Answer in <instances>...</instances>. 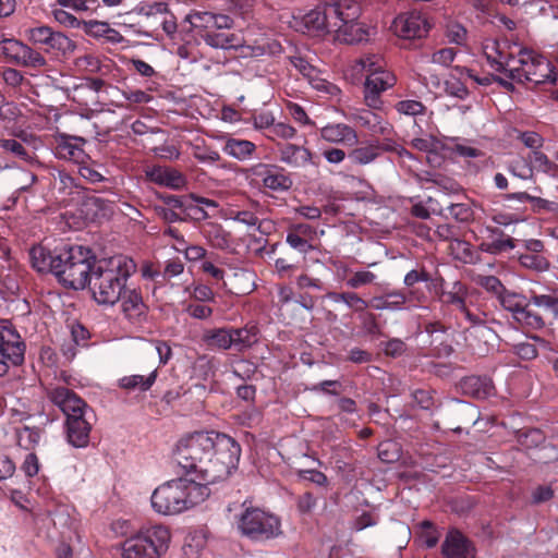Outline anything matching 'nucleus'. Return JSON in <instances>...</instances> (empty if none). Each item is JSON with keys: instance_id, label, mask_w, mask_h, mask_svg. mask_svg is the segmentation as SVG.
Instances as JSON below:
<instances>
[{"instance_id": "1", "label": "nucleus", "mask_w": 558, "mask_h": 558, "mask_svg": "<svg viewBox=\"0 0 558 558\" xmlns=\"http://www.w3.org/2000/svg\"><path fill=\"white\" fill-rule=\"evenodd\" d=\"M29 258L38 272H51L64 288L73 290L88 287L98 265L93 251L78 245H62L52 251L36 245L31 248Z\"/></svg>"}, {"instance_id": "2", "label": "nucleus", "mask_w": 558, "mask_h": 558, "mask_svg": "<svg viewBox=\"0 0 558 558\" xmlns=\"http://www.w3.org/2000/svg\"><path fill=\"white\" fill-rule=\"evenodd\" d=\"M50 401L65 416L64 433L66 441L74 448H86L89 445L94 410L73 390L57 387L49 391Z\"/></svg>"}, {"instance_id": "3", "label": "nucleus", "mask_w": 558, "mask_h": 558, "mask_svg": "<svg viewBox=\"0 0 558 558\" xmlns=\"http://www.w3.org/2000/svg\"><path fill=\"white\" fill-rule=\"evenodd\" d=\"M210 495L206 484L195 478L178 477L158 486L150 498L153 509L163 515H174L203 502Z\"/></svg>"}, {"instance_id": "4", "label": "nucleus", "mask_w": 558, "mask_h": 558, "mask_svg": "<svg viewBox=\"0 0 558 558\" xmlns=\"http://www.w3.org/2000/svg\"><path fill=\"white\" fill-rule=\"evenodd\" d=\"M136 264L128 256L119 255L99 262L88 288L99 305L112 306L122 296L129 277L135 272Z\"/></svg>"}, {"instance_id": "5", "label": "nucleus", "mask_w": 558, "mask_h": 558, "mask_svg": "<svg viewBox=\"0 0 558 558\" xmlns=\"http://www.w3.org/2000/svg\"><path fill=\"white\" fill-rule=\"evenodd\" d=\"M213 448V432H194L178 441L174 458L186 474L208 486L204 470L210 469Z\"/></svg>"}, {"instance_id": "6", "label": "nucleus", "mask_w": 558, "mask_h": 558, "mask_svg": "<svg viewBox=\"0 0 558 558\" xmlns=\"http://www.w3.org/2000/svg\"><path fill=\"white\" fill-rule=\"evenodd\" d=\"M213 457L210 469H205L207 484L227 480L238 469L241 457V446L227 434L213 432Z\"/></svg>"}, {"instance_id": "7", "label": "nucleus", "mask_w": 558, "mask_h": 558, "mask_svg": "<svg viewBox=\"0 0 558 558\" xmlns=\"http://www.w3.org/2000/svg\"><path fill=\"white\" fill-rule=\"evenodd\" d=\"M170 537L169 530L162 525L141 530L122 543V557L160 558L168 550Z\"/></svg>"}, {"instance_id": "8", "label": "nucleus", "mask_w": 558, "mask_h": 558, "mask_svg": "<svg viewBox=\"0 0 558 558\" xmlns=\"http://www.w3.org/2000/svg\"><path fill=\"white\" fill-rule=\"evenodd\" d=\"M240 533L254 542H266L282 534L280 519L259 508H246L238 520Z\"/></svg>"}, {"instance_id": "9", "label": "nucleus", "mask_w": 558, "mask_h": 558, "mask_svg": "<svg viewBox=\"0 0 558 558\" xmlns=\"http://www.w3.org/2000/svg\"><path fill=\"white\" fill-rule=\"evenodd\" d=\"M24 37L33 48L57 57H69L75 53L76 43L65 34L54 31L48 25H37L26 28Z\"/></svg>"}, {"instance_id": "10", "label": "nucleus", "mask_w": 558, "mask_h": 558, "mask_svg": "<svg viewBox=\"0 0 558 558\" xmlns=\"http://www.w3.org/2000/svg\"><path fill=\"white\" fill-rule=\"evenodd\" d=\"M26 344L10 319H0V377L10 366H21L25 359Z\"/></svg>"}, {"instance_id": "11", "label": "nucleus", "mask_w": 558, "mask_h": 558, "mask_svg": "<svg viewBox=\"0 0 558 558\" xmlns=\"http://www.w3.org/2000/svg\"><path fill=\"white\" fill-rule=\"evenodd\" d=\"M0 56L8 63L22 68L41 69L48 64L40 51L16 38L0 40Z\"/></svg>"}, {"instance_id": "12", "label": "nucleus", "mask_w": 558, "mask_h": 558, "mask_svg": "<svg viewBox=\"0 0 558 558\" xmlns=\"http://www.w3.org/2000/svg\"><path fill=\"white\" fill-rule=\"evenodd\" d=\"M392 27L396 35L402 39H421L425 37L430 24L425 15L418 11L400 14L393 20Z\"/></svg>"}, {"instance_id": "13", "label": "nucleus", "mask_w": 558, "mask_h": 558, "mask_svg": "<svg viewBox=\"0 0 558 558\" xmlns=\"http://www.w3.org/2000/svg\"><path fill=\"white\" fill-rule=\"evenodd\" d=\"M444 558H477V548L472 539L457 527H451L440 546Z\"/></svg>"}, {"instance_id": "14", "label": "nucleus", "mask_w": 558, "mask_h": 558, "mask_svg": "<svg viewBox=\"0 0 558 558\" xmlns=\"http://www.w3.org/2000/svg\"><path fill=\"white\" fill-rule=\"evenodd\" d=\"M396 82V76L387 70L368 74L364 84V97L367 106L378 108L380 93L392 87Z\"/></svg>"}, {"instance_id": "15", "label": "nucleus", "mask_w": 558, "mask_h": 558, "mask_svg": "<svg viewBox=\"0 0 558 558\" xmlns=\"http://www.w3.org/2000/svg\"><path fill=\"white\" fill-rule=\"evenodd\" d=\"M145 177L153 183L177 191L183 190L187 184L186 177L181 171L166 166L156 165L148 168Z\"/></svg>"}, {"instance_id": "16", "label": "nucleus", "mask_w": 558, "mask_h": 558, "mask_svg": "<svg viewBox=\"0 0 558 558\" xmlns=\"http://www.w3.org/2000/svg\"><path fill=\"white\" fill-rule=\"evenodd\" d=\"M86 141L82 137L61 135L54 146V155L59 159L73 161L77 165L85 163L89 156L84 151L81 144Z\"/></svg>"}, {"instance_id": "17", "label": "nucleus", "mask_w": 558, "mask_h": 558, "mask_svg": "<svg viewBox=\"0 0 558 558\" xmlns=\"http://www.w3.org/2000/svg\"><path fill=\"white\" fill-rule=\"evenodd\" d=\"M536 65L542 68L546 73L541 74L539 77H534L535 73L532 72L531 69L522 68L508 70L507 76L509 80L518 83H532L533 87L547 83L555 85L557 81V72L550 68V63L548 61H538Z\"/></svg>"}, {"instance_id": "18", "label": "nucleus", "mask_w": 558, "mask_h": 558, "mask_svg": "<svg viewBox=\"0 0 558 558\" xmlns=\"http://www.w3.org/2000/svg\"><path fill=\"white\" fill-rule=\"evenodd\" d=\"M459 388L464 396L477 400H485L495 393L494 383L486 375L465 376L459 381Z\"/></svg>"}, {"instance_id": "19", "label": "nucleus", "mask_w": 558, "mask_h": 558, "mask_svg": "<svg viewBox=\"0 0 558 558\" xmlns=\"http://www.w3.org/2000/svg\"><path fill=\"white\" fill-rule=\"evenodd\" d=\"M257 172L263 178V185L272 191H288L292 187L291 178L283 173V169L276 165H259Z\"/></svg>"}, {"instance_id": "20", "label": "nucleus", "mask_w": 558, "mask_h": 558, "mask_svg": "<svg viewBox=\"0 0 558 558\" xmlns=\"http://www.w3.org/2000/svg\"><path fill=\"white\" fill-rule=\"evenodd\" d=\"M525 296L526 294L507 290L498 298V301L504 310L512 314V318L517 323H526L525 317H529L527 322H531L533 315L523 307Z\"/></svg>"}, {"instance_id": "21", "label": "nucleus", "mask_w": 558, "mask_h": 558, "mask_svg": "<svg viewBox=\"0 0 558 558\" xmlns=\"http://www.w3.org/2000/svg\"><path fill=\"white\" fill-rule=\"evenodd\" d=\"M328 16V13H324L323 7L317 5L302 16L301 23L308 34L323 35L329 33V25H336Z\"/></svg>"}, {"instance_id": "22", "label": "nucleus", "mask_w": 558, "mask_h": 558, "mask_svg": "<svg viewBox=\"0 0 558 558\" xmlns=\"http://www.w3.org/2000/svg\"><path fill=\"white\" fill-rule=\"evenodd\" d=\"M320 136L330 143H342L353 146L357 143L356 132L343 123L328 124L320 130Z\"/></svg>"}, {"instance_id": "23", "label": "nucleus", "mask_w": 558, "mask_h": 558, "mask_svg": "<svg viewBox=\"0 0 558 558\" xmlns=\"http://www.w3.org/2000/svg\"><path fill=\"white\" fill-rule=\"evenodd\" d=\"M122 295V311L126 317L130 319H138L142 316H146L148 307L144 303L141 293H138L135 289L128 290L125 287Z\"/></svg>"}, {"instance_id": "24", "label": "nucleus", "mask_w": 558, "mask_h": 558, "mask_svg": "<svg viewBox=\"0 0 558 558\" xmlns=\"http://www.w3.org/2000/svg\"><path fill=\"white\" fill-rule=\"evenodd\" d=\"M49 175L50 187L58 197L65 198L77 189L75 180L65 170L54 168L49 172Z\"/></svg>"}, {"instance_id": "25", "label": "nucleus", "mask_w": 558, "mask_h": 558, "mask_svg": "<svg viewBox=\"0 0 558 558\" xmlns=\"http://www.w3.org/2000/svg\"><path fill=\"white\" fill-rule=\"evenodd\" d=\"M84 32L95 38L104 37L107 41L116 44L123 40V36L116 29L111 28L108 23L97 20H82Z\"/></svg>"}, {"instance_id": "26", "label": "nucleus", "mask_w": 558, "mask_h": 558, "mask_svg": "<svg viewBox=\"0 0 558 558\" xmlns=\"http://www.w3.org/2000/svg\"><path fill=\"white\" fill-rule=\"evenodd\" d=\"M232 335V348L242 352L258 342L259 329L256 325H246L243 328H230Z\"/></svg>"}, {"instance_id": "27", "label": "nucleus", "mask_w": 558, "mask_h": 558, "mask_svg": "<svg viewBox=\"0 0 558 558\" xmlns=\"http://www.w3.org/2000/svg\"><path fill=\"white\" fill-rule=\"evenodd\" d=\"M280 160L293 165V166H304L305 163L312 162V153L310 149L294 145V144H284L279 148Z\"/></svg>"}, {"instance_id": "28", "label": "nucleus", "mask_w": 558, "mask_h": 558, "mask_svg": "<svg viewBox=\"0 0 558 558\" xmlns=\"http://www.w3.org/2000/svg\"><path fill=\"white\" fill-rule=\"evenodd\" d=\"M203 341L209 348L229 350L232 348V335L230 332V328H214L206 330L203 335Z\"/></svg>"}, {"instance_id": "29", "label": "nucleus", "mask_w": 558, "mask_h": 558, "mask_svg": "<svg viewBox=\"0 0 558 558\" xmlns=\"http://www.w3.org/2000/svg\"><path fill=\"white\" fill-rule=\"evenodd\" d=\"M505 199H518L520 202H530L534 213L539 214L543 210L558 211V204L545 198L532 196L526 192L508 193L504 195Z\"/></svg>"}, {"instance_id": "30", "label": "nucleus", "mask_w": 558, "mask_h": 558, "mask_svg": "<svg viewBox=\"0 0 558 558\" xmlns=\"http://www.w3.org/2000/svg\"><path fill=\"white\" fill-rule=\"evenodd\" d=\"M338 36L345 44L354 45L367 40L368 31L361 23L353 22L342 25Z\"/></svg>"}, {"instance_id": "31", "label": "nucleus", "mask_w": 558, "mask_h": 558, "mask_svg": "<svg viewBox=\"0 0 558 558\" xmlns=\"http://www.w3.org/2000/svg\"><path fill=\"white\" fill-rule=\"evenodd\" d=\"M256 149L253 142L247 140L229 138L227 140L223 151L238 160H245Z\"/></svg>"}, {"instance_id": "32", "label": "nucleus", "mask_w": 558, "mask_h": 558, "mask_svg": "<svg viewBox=\"0 0 558 558\" xmlns=\"http://www.w3.org/2000/svg\"><path fill=\"white\" fill-rule=\"evenodd\" d=\"M157 371H153L148 376L131 375L124 376L119 380V387L125 390L147 391L156 381Z\"/></svg>"}, {"instance_id": "33", "label": "nucleus", "mask_w": 558, "mask_h": 558, "mask_svg": "<svg viewBox=\"0 0 558 558\" xmlns=\"http://www.w3.org/2000/svg\"><path fill=\"white\" fill-rule=\"evenodd\" d=\"M202 38L208 46L213 48L230 49L241 46L240 40L235 34L206 32L204 35H202Z\"/></svg>"}, {"instance_id": "34", "label": "nucleus", "mask_w": 558, "mask_h": 558, "mask_svg": "<svg viewBox=\"0 0 558 558\" xmlns=\"http://www.w3.org/2000/svg\"><path fill=\"white\" fill-rule=\"evenodd\" d=\"M451 415L459 423L469 425H474L478 420V411L476 407L462 400H456V404L451 409Z\"/></svg>"}, {"instance_id": "35", "label": "nucleus", "mask_w": 558, "mask_h": 558, "mask_svg": "<svg viewBox=\"0 0 558 558\" xmlns=\"http://www.w3.org/2000/svg\"><path fill=\"white\" fill-rule=\"evenodd\" d=\"M327 296L336 303H345L356 313H364L368 307V302L355 292H329Z\"/></svg>"}, {"instance_id": "36", "label": "nucleus", "mask_w": 558, "mask_h": 558, "mask_svg": "<svg viewBox=\"0 0 558 558\" xmlns=\"http://www.w3.org/2000/svg\"><path fill=\"white\" fill-rule=\"evenodd\" d=\"M379 156V145L371 143L367 146L352 149L348 158L352 165H367Z\"/></svg>"}, {"instance_id": "37", "label": "nucleus", "mask_w": 558, "mask_h": 558, "mask_svg": "<svg viewBox=\"0 0 558 558\" xmlns=\"http://www.w3.org/2000/svg\"><path fill=\"white\" fill-rule=\"evenodd\" d=\"M515 247V240L511 236H506L504 239H493L492 241H483L478 245V250L484 253H488L492 255H498L504 252L513 250Z\"/></svg>"}, {"instance_id": "38", "label": "nucleus", "mask_w": 558, "mask_h": 558, "mask_svg": "<svg viewBox=\"0 0 558 558\" xmlns=\"http://www.w3.org/2000/svg\"><path fill=\"white\" fill-rule=\"evenodd\" d=\"M517 439L526 448H537L545 442L546 436L539 428H525L517 432Z\"/></svg>"}, {"instance_id": "39", "label": "nucleus", "mask_w": 558, "mask_h": 558, "mask_svg": "<svg viewBox=\"0 0 558 558\" xmlns=\"http://www.w3.org/2000/svg\"><path fill=\"white\" fill-rule=\"evenodd\" d=\"M530 300L537 308L549 312L555 319L558 318V296L530 291Z\"/></svg>"}, {"instance_id": "40", "label": "nucleus", "mask_w": 558, "mask_h": 558, "mask_svg": "<svg viewBox=\"0 0 558 558\" xmlns=\"http://www.w3.org/2000/svg\"><path fill=\"white\" fill-rule=\"evenodd\" d=\"M377 454L385 463L397 462L401 458V446L392 439L384 440L377 447Z\"/></svg>"}, {"instance_id": "41", "label": "nucleus", "mask_w": 558, "mask_h": 558, "mask_svg": "<svg viewBox=\"0 0 558 558\" xmlns=\"http://www.w3.org/2000/svg\"><path fill=\"white\" fill-rule=\"evenodd\" d=\"M523 307H525V310L530 312V314H532L533 316L531 322H527L529 317H525L526 323H518L519 325L532 330H541L546 327L545 318L538 311H536V306H534V304L531 303L530 293L525 296Z\"/></svg>"}, {"instance_id": "42", "label": "nucleus", "mask_w": 558, "mask_h": 558, "mask_svg": "<svg viewBox=\"0 0 558 558\" xmlns=\"http://www.w3.org/2000/svg\"><path fill=\"white\" fill-rule=\"evenodd\" d=\"M39 437L40 435L37 428L24 426L21 429H16L17 445L26 450L32 449L38 442Z\"/></svg>"}, {"instance_id": "43", "label": "nucleus", "mask_w": 558, "mask_h": 558, "mask_svg": "<svg viewBox=\"0 0 558 558\" xmlns=\"http://www.w3.org/2000/svg\"><path fill=\"white\" fill-rule=\"evenodd\" d=\"M435 391L432 389H415L412 391L411 397L415 404L424 411H433L435 407Z\"/></svg>"}, {"instance_id": "44", "label": "nucleus", "mask_w": 558, "mask_h": 558, "mask_svg": "<svg viewBox=\"0 0 558 558\" xmlns=\"http://www.w3.org/2000/svg\"><path fill=\"white\" fill-rule=\"evenodd\" d=\"M521 266L535 271H545L549 268V262L542 255L522 254L519 257Z\"/></svg>"}, {"instance_id": "45", "label": "nucleus", "mask_w": 558, "mask_h": 558, "mask_svg": "<svg viewBox=\"0 0 558 558\" xmlns=\"http://www.w3.org/2000/svg\"><path fill=\"white\" fill-rule=\"evenodd\" d=\"M323 10L324 13H328V20L336 24L329 25V32H338L342 26V2H324Z\"/></svg>"}, {"instance_id": "46", "label": "nucleus", "mask_w": 558, "mask_h": 558, "mask_svg": "<svg viewBox=\"0 0 558 558\" xmlns=\"http://www.w3.org/2000/svg\"><path fill=\"white\" fill-rule=\"evenodd\" d=\"M477 283L497 299L507 291L506 287L496 276H480Z\"/></svg>"}, {"instance_id": "47", "label": "nucleus", "mask_w": 558, "mask_h": 558, "mask_svg": "<svg viewBox=\"0 0 558 558\" xmlns=\"http://www.w3.org/2000/svg\"><path fill=\"white\" fill-rule=\"evenodd\" d=\"M185 21L195 28H210L213 27L214 13L208 11L190 13Z\"/></svg>"}, {"instance_id": "48", "label": "nucleus", "mask_w": 558, "mask_h": 558, "mask_svg": "<svg viewBox=\"0 0 558 558\" xmlns=\"http://www.w3.org/2000/svg\"><path fill=\"white\" fill-rule=\"evenodd\" d=\"M450 250L457 252V258L464 263H471L473 260V247L470 242L464 240H454L450 243Z\"/></svg>"}, {"instance_id": "49", "label": "nucleus", "mask_w": 558, "mask_h": 558, "mask_svg": "<svg viewBox=\"0 0 558 558\" xmlns=\"http://www.w3.org/2000/svg\"><path fill=\"white\" fill-rule=\"evenodd\" d=\"M51 14L53 15L54 20L66 26V27H81L82 26V20L75 16L72 12L64 10V9H52Z\"/></svg>"}, {"instance_id": "50", "label": "nucleus", "mask_w": 558, "mask_h": 558, "mask_svg": "<svg viewBox=\"0 0 558 558\" xmlns=\"http://www.w3.org/2000/svg\"><path fill=\"white\" fill-rule=\"evenodd\" d=\"M376 275L368 270H362L354 272L345 282L351 289H359L363 286H367L374 282Z\"/></svg>"}, {"instance_id": "51", "label": "nucleus", "mask_w": 558, "mask_h": 558, "mask_svg": "<svg viewBox=\"0 0 558 558\" xmlns=\"http://www.w3.org/2000/svg\"><path fill=\"white\" fill-rule=\"evenodd\" d=\"M1 147L22 160H29L32 158V154L26 149V147L14 138L2 141Z\"/></svg>"}, {"instance_id": "52", "label": "nucleus", "mask_w": 558, "mask_h": 558, "mask_svg": "<svg viewBox=\"0 0 558 558\" xmlns=\"http://www.w3.org/2000/svg\"><path fill=\"white\" fill-rule=\"evenodd\" d=\"M296 474H298L299 478L311 482L320 487H327L329 484L327 476L318 470H314V469L299 470Z\"/></svg>"}, {"instance_id": "53", "label": "nucleus", "mask_w": 558, "mask_h": 558, "mask_svg": "<svg viewBox=\"0 0 558 558\" xmlns=\"http://www.w3.org/2000/svg\"><path fill=\"white\" fill-rule=\"evenodd\" d=\"M448 210L453 219L459 222H469L473 219L472 208L463 203L451 204Z\"/></svg>"}, {"instance_id": "54", "label": "nucleus", "mask_w": 558, "mask_h": 558, "mask_svg": "<svg viewBox=\"0 0 558 558\" xmlns=\"http://www.w3.org/2000/svg\"><path fill=\"white\" fill-rule=\"evenodd\" d=\"M359 64L368 72V74L386 71L385 62L381 57L372 54L363 57L359 60Z\"/></svg>"}, {"instance_id": "55", "label": "nucleus", "mask_w": 558, "mask_h": 558, "mask_svg": "<svg viewBox=\"0 0 558 558\" xmlns=\"http://www.w3.org/2000/svg\"><path fill=\"white\" fill-rule=\"evenodd\" d=\"M466 34L465 27L459 23L451 22L447 25L446 36L452 44L463 45Z\"/></svg>"}, {"instance_id": "56", "label": "nucleus", "mask_w": 558, "mask_h": 558, "mask_svg": "<svg viewBox=\"0 0 558 558\" xmlns=\"http://www.w3.org/2000/svg\"><path fill=\"white\" fill-rule=\"evenodd\" d=\"M291 64L305 77L313 80L316 69L305 58L301 56L290 57Z\"/></svg>"}, {"instance_id": "57", "label": "nucleus", "mask_w": 558, "mask_h": 558, "mask_svg": "<svg viewBox=\"0 0 558 558\" xmlns=\"http://www.w3.org/2000/svg\"><path fill=\"white\" fill-rule=\"evenodd\" d=\"M396 108L399 112L409 114V116H417L423 114L425 111V106L417 100H402L396 105Z\"/></svg>"}, {"instance_id": "58", "label": "nucleus", "mask_w": 558, "mask_h": 558, "mask_svg": "<svg viewBox=\"0 0 558 558\" xmlns=\"http://www.w3.org/2000/svg\"><path fill=\"white\" fill-rule=\"evenodd\" d=\"M132 12L144 15L146 17L156 16L167 12V2H153L147 5H140L136 7Z\"/></svg>"}, {"instance_id": "59", "label": "nucleus", "mask_w": 558, "mask_h": 558, "mask_svg": "<svg viewBox=\"0 0 558 558\" xmlns=\"http://www.w3.org/2000/svg\"><path fill=\"white\" fill-rule=\"evenodd\" d=\"M407 301L408 296L402 290H393L387 292L388 311L403 310Z\"/></svg>"}, {"instance_id": "60", "label": "nucleus", "mask_w": 558, "mask_h": 558, "mask_svg": "<svg viewBox=\"0 0 558 558\" xmlns=\"http://www.w3.org/2000/svg\"><path fill=\"white\" fill-rule=\"evenodd\" d=\"M286 241L292 248L299 251L300 253L305 254L313 250V245L308 242V239H303L290 230H288Z\"/></svg>"}, {"instance_id": "61", "label": "nucleus", "mask_w": 558, "mask_h": 558, "mask_svg": "<svg viewBox=\"0 0 558 558\" xmlns=\"http://www.w3.org/2000/svg\"><path fill=\"white\" fill-rule=\"evenodd\" d=\"M361 10L360 2H342V25L356 22Z\"/></svg>"}, {"instance_id": "62", "label": "nucleus", "mask_w": 558, "mask_h": 558, "mask_svg": "<svg viewBox=\"0 0 558 558\" xmlns=\"http://www.w3.org/2000/svg\"><path fill=\"white\" fill-rule=\"evenodd\" d=\"M295 133H296V130L293 126L282 123V122H279V123H275L270 128L268 137H270V138L280 137V138L288 140V138H292L295 135Z\"/></svg>"}, {"instance_id": "63", "label": "nucleus", "mask_w": 558, "mask_h": 558, "mask_svg": "<svg viewBox=\"0 0 558 558\" xmlns=\"http://www.w3.org/2000/svg\"><path fill=\"white\" fill-rule=\"evenodd\" d=\"M555 492L550 485H538L532 492V504L539 505L554 498Z\"/></svg>"}, {"instance_id": "64", "label": "nucleus", "mask_w": 558, "mask_h": 558, "mask_svg": "<svg viewBox=\"0 0 558 558\" xmlns=\"http://www.w3.org/2000/svg\"><path fill=\"white\" fill-rule=\"evenodd\" d=\"M530 158L534 162L537 170H541L543 172H549L554 168H556V165L550 161L544 153L541 150H532Z\"/></svg>"}]
</instances>
